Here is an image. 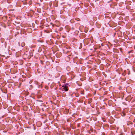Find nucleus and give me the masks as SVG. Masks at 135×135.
Here are the masks:
<instances>
[{
  "instance_id": "nucleus-8",
  "label": "nucleus",
  "mask_w": 135,
  "mask_h": 135,
  "mask_svg": "<svg viewBox=\"0 0 135 135\" xmlns=\"http://www.w3.org/2000/svg\"><path fill=\"white\" fill-rule=\"evenodd\" d=\"M21 83H20L19 84V85H18V87H19L21 85Z\"/></svg>"
},
{
  "instance_id": "nucleus-11",
  "label": "nucleus",
  "mask_w": 135,
  "mask_h": 135,
  "mask_svg": "<svg viewBox=\"0 0 135 135\" xmlns=\"http://www.w3.org/2000/svg\"><path fill=\"white\" fill-rule=\"evenodd\" d=\"M119 89H120V90H121V87H120L119 88Z\"/></svg>"
},
{
  "instance_id": "nucleus-1",
  "label": "nucleus",
  "mask_w": 135,
  "mask_h": 135,
  "mask_svg": "<svg viewBox=\"0 0 135 135\" xmlns=\"http://www.w3.org/2000/svg\"><path fill=\"white\" fill-rule=\"evenodd\" d=\"M64 87L63 89L65 91H67L68 90V86H66V85H64L62 86Z\"/></svg>"
},
{
  "instance_id": "nucleus-14",
  "label": "nucleus",
  "mask_w": 135,
  "mask_h": 135,
  "mask_svg": "<svg viewBox=\"0 0 135 135\" xmlns=\"http://www.w3.org/2000/svg\"><path fill=\"white\" fill-rule=\"evenodd\" d=\"M51 5H50V6H51Z\"/></svg>"
},
{
  "instance_id": "nucleus-7",
  "label": "nucleus",
  "mask_w": 135,
  "mask_h": 135,
  "mask_svg": "<svg viewBox=\"0 0 135 135\" xmlns=\"http://www.w3.org/2000/svg\"><path fill=\"white\" fill-rule=\"evenodd\" d=\"M12 0H8L7 1L8 2V3H10L11 2V1H12Z\"/></svg>"
},
{
  "instance_id": "nucleus-6",
  "label": "nucleus",
  "mask_w": 135,
  "mask_h": 135,
  "mask_svg": "<svg viewBox=\"0 0 135 135\" xmlns=\"http://www.w3.org/2000/svg\"><path fill=\"white\" fill-rule=\"evenodd\" d=\"M32 4V1H29V5H30Z\"/></svg>"
},
{
  "instance_id": "nucleus-9",
  "label": "nucleus",
  "mask_w": 135,
  "mask_h": 135,
  "mask_svg": "<svg viewBox=\"0 0 135 135\" xmlns=\"http://www.w3.org/2000/svg\"><path fill=\"white\" fill-rule=\"evenodd\" d=\"M69 58V57L68 56H67L66 57V58Z\"/></svg>"
},
{
  "instance_id": "nucleus-10",
  "label": "nucleus",
  "mask_w": 135,
  "mask_h": 135,
  "mask_svg": "<svg viewBox=\"0 0 135 135\" xmlns=\"http://www.w3.org/2000/svg\"><path fill=\"white\" fill-rule=\"evenodd\" d=\"M72 29H73V30L74 29V28L73 27L72 28Z\"/></svg>"
},
{
  "instance_id": "nucleus-13",
  "label": "nucleus",
  "mask_w": 135,
  "mask_h": 135,
  "mask_svg": "<svg viewBox=\"0 0 135 135\" xmlns=\"http://www.w3.org/2000/svg\"><path fill=\"white\" fill-rule=\"evenodd\" d=\"M41 61V63L42 64V61Z\"/></svg>"
},
{
  "instance_id": "nucleus-2",
  "label": "nucleus",
  "mask_w": 135,
  "mask_h": 135,
  "mask_svg": "<svg viewBox=\"0 0 135 135\" xmlns=\"http://www.w3.org/2000/svg\"><path fill=\"white\" fill-rule=\"evenodd\" d=\"M90 40V39L89 38L86 39L84 40V41L85 42H86L87 44H88L89 43V42Z\"/></svg>"
},
{
  "instance_id": "nucleus-12",
  "label": "nucleus",
  "mask_w": 135,
  "mask_h": 135,
  "mask_svg": "<svg viewBox=\"0 0 135 135\" xmlns=\"http://www.w3.org/2000/svg\"><path fill=\"white\" fill-rule=\"evenodd\" d=\"M123 114H124V115H125V114H124V113H123Z\"/></svg>"
},
{
  "instance_id": "nucleus-3",
  "label": "nucleus",
  "mask_w": 135,
  "mask_h": 135,
  "mask_svg": "<svg viewBox=\"0 0 135 135\" xmlns=\"http://www.w3.org/2000/svg\"><path fill=\"white\" fill-rule=\"evenodd\" d=\"M66 53L68 54V55L69 56H71V53L70 51H68L66 52Z\"/></svg>"
},
{
  "instance_id": "nucleus-4",
  "label": "nucleus",
  "mask_w": 135,
  "mask_h": 135,
  "mask_svg": "<svg viewBox=\"0 0 135 135\" xmlns=\"http://www.w3.org/2000/svg\"><path fill=\"white\" fill-rule=\"evenodd\" d=\"M92 102L91 99H90L88 100V102L89 104L90 103Z\"/></svg>"
},
{
  "instance_id": "nucleus-5",
  "label": "nucleus",
  "mask_w": 135,
  "mask_h": 135,
  "mask_svg": "<svg viewBox=\"0 0 135 135\" xmlns=\"http://www.w3.org/2000/svg\"><path fill=\"white\" fill-rule=\"evenodd\" d=\"M25 45V43L24 42H22L21 44V46L22 47L24 46Z\"/></svg>"
}]
</instances>
